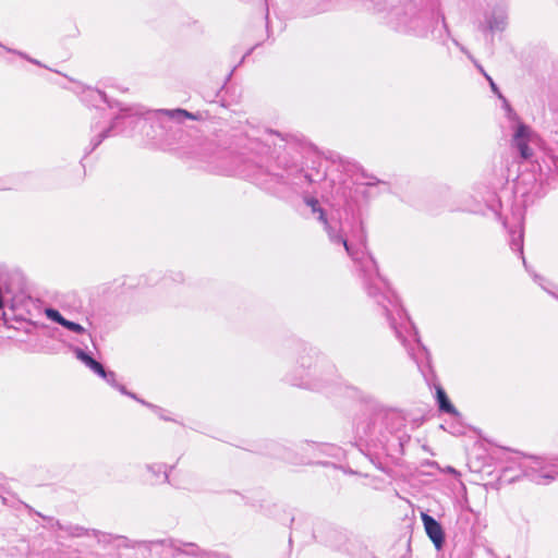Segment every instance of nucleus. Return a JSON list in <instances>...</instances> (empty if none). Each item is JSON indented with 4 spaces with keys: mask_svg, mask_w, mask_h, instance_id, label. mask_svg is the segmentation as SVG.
<instances>
[{
    "mask_svg": "<svg viewBox=\"0 0 558 558\" xmlns=\"http://www.w3.org/2000/svg\"><path fill=\"white\" fill-rule=\"evenodd\" d=\"M305 203L311 207L313 214H317V219L325 225V229L328 232L330 241L342 244L347 253L355 263L359 264L360 270L365 277V284L368 290V294L373 298H377V292H379L380 296L377 302L381 304L386 311L387 318L390 320L391 327L396 330L397 336L401 338L400 331L395 324L393 313L396 312L401 318L403 311L399 307L397 296L390 291L386 281L379 276L374 258L363 250H353V246L349 244L341 234H338L332 230L317 199L308 197L305 199Z\"/></svg>",
    "mask_w": 558,
    "mask_h": 558,
    "instance_id": "obj_1",
    "label": "nucleus"
},
{
    "mask_svg": "<svg viewBox=\"0 0 558 558\" xmlns=\"http://www.w3.org/2000/svg\"><path fill=\"white\" fill-rule=\"evenodd\" d=\"M519 465L526 477L539 485H546L558 476V468L551 460L523 457Z\"/></svg>",
    "mask_w": 558,
    "mask_h": 558,
    "instance_id": "obj_2",
    "label": "nucleus"
},
{
    "mask_svg": "<svg viewBox=\"0 0 558 558\" xmlns=\"http://www.w3.org/2000/svg\"><path fill=\"white\" fill-rule=\"evenodd\" d=\"M513 134L511 140V146L515 148L523 159H529L533 155V150L530 144H534L537 141V136L534 131L526 124L517 121L512 126Z\"/></svg>",
    "mask_w": 558,
    "mask_h": 558,
    "instance_id": "obj_3",
    "label": "nucleus"
},
{
    "mask_svg": "<svg viewBox=\"0 0 558 558\" xmlns=\"http://www.w3.org/2000/svg\"><path fill=\"white\" fill-rule=\"evenodd\" d=\"M421 519L425 532L437 549H441L445 542V533L441 525L429 514L422 512Z\"/></svg>",
    "mask_w": 558,
    "mask_h": 558,
    "instance_id": "obj_4",
    "label": "nucleus"
},
{
    "mask_svg": "<svg viewBox=\"0 0 558 558\" xmlns=\"http://www.w3.org/2000/svg\"><path fill=\"white\" fill-rule=\"evenodd\" d=\"M76 357L84 363L88 368H90L95 374L100 376L101 378H107V371L104 368V366L94 360L92 356H89L87 353H85L82 349L76 348L74 350Z\"/></svg>",
    "mask_w": 558,
    "mask_h": 558,
    "instance_id": "obj_5",
    "label": "nucleus"
},
{
    "mask_svg": "<svg viewBox=\"0 0 558 558\" xmlns=\"http://www.w3.org/2000/svg\"><path fill=\"white\" fill-rule=\"evenodd\" d=\"M507 26V14L505 11H496L487 19V27L492 32H501Z\"/></svg>",
    "mask_w": 558,
    "mask_h": 558,
    "instance_id": "obj_6",
    "label": "nucleus"
},
{
    "mask_svg": "<svg viewBox=\"0 0 558 558\" xmlns=\"http://www.w3.org/2000/svg\"><path fill=\"white\" fill-rule=\"evenodd\" d=\"M436 393H437V401H438L439 409L446 413L456 414L457 411L453 408V405L450 403V401L448 400L447 395L444 391V389L441 387H437Z\"/></svg>",
    "mask_w": 558,
    "mask_h": 558,
    "instance_id": "obj_7",
    "label": "nucleus"
},
{
    "mask_svg": "<svg viewBox=\"0 0 558 558\" xmlns=\"http://www.w3.org/2000/svg\"><path fill=\"white\" fill-rule=\"evenodd\" d=\"M510 245L512 250L523 254V229L521 226L518 227V230L510 231Z\"/></svg>",
    "mask_w": 558,
    "mask_h": 558,
    "instance_id": "obj_8",
    "label": "nucleus"
},
{
    "mask_svg": "<svg viewBox=\"0 0 558 558\" xmlns=\"http://www.w3.org/2000/svg\"><path fill=\"white\" fill-rule=\"evenodd\" d=\"M160 112L168 116L170 119L178 121H182L183 119H194L192 113L183 109L160 110Z\"/></svg>",
    "mask_w": 558,
    "mask_h": 558,
    "instance_id": "obj_9",
    "label": "nucleus"
},
{
    "mask_svg": "<svg viewBox=\"0 0 558 558\" xmlns=\"http://www.w3.org/2000/svg\"><path fill=\"white\" fill-rule=\"evenodd\" d=\"M85 99L87 101L93 102L94 105H96L98 102H107L108 101L105 93H102L98 89H93V88H88L85 92Z\"/></svg>",
    "mask_w": 558,
    "mask_h": 558,
    "instance_id": "obj_10",
    "label": "nucleus"
},
{
    "mask_svg": "<svg viewBox=\"0 0 558 558\" xmlns=\"http://www.w3.org/2000/svg\"><path fill=\"white\" fill-rule=\"evenodd\" d=\"M147 470L153 473V475L156 477V481L160 476H162L165 482L168 481L169 475H168L165 464H160V463L148 464Z\"/></svg>",
    "mask_w": 558,
    "mask_h": 558,
    "instance_id": "obj_11",
    "label": "nucleus"
},
{
    "mask_svg": "<svg viewBox=\"0 0 558 558\" xmlns=\"http://www.w3.org/2000/svg\"><path fill=\"white\" fill-rule=\"evenodd\" d=\"M45 314L50 320L63 325L65 318L54 308H46Z\"/></svg>",
    "mask_w": 558,
    "mask_h": 558,
    "instance_id": "obj_12",
    "label": "nucleus"
},
{
    "mask_svg": "<svg viewBox=\"0 0 558 558\" xmlns=\"http://www.w3.org/2000/svg\"><path fill=\"white\" fill-rule=\"evenodd\" d=\"M62 326L73 332L85 333V328L77 323L65 319Z\"/></svg>",
    "mask_w": 558,
    "mask_h": 558,
    "instance_id": "obj_13",
    "label": "nucleus"
},
{
    "mask_svg": "<svg viewBox=\"0 0 558 558\" xmlns=\"http://www.w3.org/2000/svg\"><path fill=\"white\" fill-rule=\"evenodd\" d=\"M116 389H118L121 393L126 395V396H129V397H131V398H133V399L137 400L138 402H141V403H143V404H145V405L149 407V408H153V405H151V404L146 403V402H145V401H143V400H140V399H138L134 393L129 392V391L125 389V387H124L123 385L118 384V385H117V387H116Z\"/></svg>",
    "mask_w": 558,
    "mask_h": 558,
    "instance_id": "obj_14",
    "label": "nucleus"
},
{
    "mask_svg": "<svg viewBox=\"0 0 558 558\" xmlns=\"http://www.w3.org/2000/svg\"><path fill=\"white\" fill-rule=\"evenodd\" d=\"M534 280L549 294L554 295L558 299V295H556L553 291H550L547 287L544 284V279L538 275H533Z\"/></svg>",
    "mask_w": 558,
    "mask_h": 558,
    "instance_id": "obj_15",
    "label": "nucleus"
},
{
    "mask_svg": "<svg viewBox=\"0 0 558 558\" xmlns=\"http://www.w3.org/2000/svg\"><path fill=\"white\" fill-rule=\"evenodd\" d=\"M108 377L104 378L109 385H111L113 388L117 387L119 383L116 380V374L113 372H107Z\"/></svg>",
    "mask_w": 558,
    "mask_h": 558,
    "instance_id": "obj_16",
    "label": "nucleus"
},
{
    "mask_svg": "<svg viewBox=\"0 0 558 558\" xmlns=\"http://www.w3.org/2000/svg\"><path fill=\"white\" fill-rule=\"evenodd\" d=\"M486 80L489 82V85H490V87H492V90H493L495 94H498V95L500 96L499 90H498V87H497V85L494 83V81L492 80V77H490L489 75H486Z\"/></svg>",
    "mask_w": 558,
    "mask_h": 558,
    "instance_id": "obj_17",
    "label": "nucleus"
},
{
    "mask_svg": "<svg viewBox=\"0 0 558 558\" xmlns=\"http://www.w3.org/2000/svg\"><path fill=\"white\" fill-rule=\"evenodd\" d=\"M475 65H476V68L478 69V71H480V72H481L485 77H486V75H488V74L484 71V69L482 68V65H480V64H477V63H475Z\"/></svg>",
    "mask_w": 558,
    "mask_h": 558,
    "instance_id": "obj_18",
    "label": "nucleus"
},
{
    "mask_svg": "<svg viewBox=\"0 0 558 558\" xmlns=\"http://www.w3.org/2000/svg\"><path fill=\"white\" fill-rule=\"evenodd\" d=\"M475 65H476V68L478 69V71H480V72H481L485 77H486V75H488V74L484 71V69L482 68V65H480V64H477V63H475Z\"/></svg>",
    "mask_w": 558,
    "mask_h": 558,
    "instance_id": "obj_19",
    "label": "nucleus"
},
{
    "mask_svg": "<svg viewBox=\"0 0 558 558\" xmlns=\"http://www.w3.org/2000/svg\"><path fill=\"white\" fill-rule=\"evenodd\" d=\"M121 111H123V112H124V116H130V114H132V112H131V111H132V109H131V108L121 109Z\"/></svg>",
    "mask_w": 558,
    "mask_h": 558,
    "instance_id": "obj_20",
    "label": "nucleus"
},
{
    "mask_svg": "<svg viewBox=\"0 0 558 558\" xmlns=\"http://www.w3.org/2000/svg\"><path fill=\"white\" fill-rule=\"evenodd\" d=\"M106 136H107V134H102L101 138L99 141H97L96 145L100 144L101 140L105 138Z\"/></svg>",
    "mask_w": 558,
    "mask_h": 558,
    "instance_id": "obj_21",
    "label": "nucleus"
},
{
    "mask_svg": "<svg viewBox=\"0 0 558 558\" xmlns=\"http://www.w3.org/2000/svg\"><path fill=\"white\" fill-rule=\"evenodd\" d=\"M29 61H31V62H33V63L38 64V62H37L36 60H32V59H29Z\"/></svg>",
    "mask_w": 558,
    "mask_h": 558,
    "instance_id": "obj_22",
    "label": "nucleus"
},
{
    "mask_svg": "<svg viewBox=\"0 0 558 558\" xmlns=\"http://www.w3.org/2000/svg\"><path fill=\"white\" fill-rule=\"evenodd\" d=\"M522 262H523L524 266H526L525 258L523 256H522Z\"/></svg>",
    "mask_w": 558,
    "mask_h": 558,
    "instance_id": "obj_23",
    "label": "nucleus"
}]
</instances>
